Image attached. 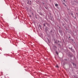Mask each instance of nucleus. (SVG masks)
<instances>
[{
  "label": "nucleus",
  "mask_w": 78,
  "mask_h": 78,
  "mask_svg": "<svg viewBox=\"0 0 78 78\" xmlns=\"http://www.w3.org/2000/svg\"><path fill=\"white\" fill-rule=\"evenodd\" d=\"M58 4H55V6L57 7V6H58Z\"/></svg>",
  "instance_id": "nucleus-1"
},
{
  "label": "nucleus",
  "mask_w": 78,
  "mask_h": 78,
  "mask_svg": "<svg viewBox=\"0 0 78 78\" xmlns=\"http://www.w3.org/2000/svg\"><path fill=\"white\" fill-rule=\"evenodd\" d=\"M56 67H58V68H59V66H58V65H57L56 66Z\"/></svg>",
  "instance_id": "nucleus-2"
},
{
  "label": "nucleus",
  "mask_w": 78,
  "mask_h": 78,
  "mask_svg": "<svg viewBox=\"0 0 78 78\" xmlns=\"http://www.w3.org/2000/svg\"><path fill=\"white\" fill-rule=\"evenodd\" d=\"M47 40H48V42H49V40L48 39V38L47 37Z\"/></svg>",
  "instance_id": "nucleus-3"
},
{
  "label": "nucleus",
  "mask_w": 78,
  "mask_h": 78,
  "mask_svg": "<svg viewBox=\"0 0 78 78\" xmlns=\"http://www.w3.org/2000/svg\"><path fill=\"white\" fill-rule=\"evenodd\" d=\"M56 53L57 55H58V52H57V51H56Z\"/></svg>",
  "instance_id": "nucleus-4"
},
{
  "label": "nucleus",
  "mask_w": 78,
  "mask_h": 78,
  "mask_svg": "<svg viewBox=\"0 0 78 78\" xmlns=\"http://www.w3.org/2000/svg\"><path fill=\"white\" fill-rule=\"evenodd\" d=\"M59 32L61 33H62V31H59Z\"/></svg>",
  "instance_id": "nucleus-5"
},
{
  "label": "nucleus",
  "mask_w": 78,
  "mask_h": 78,
  "mask_svg": "<svg viewBox=\"0 0 78 78\" xmlns=\"http://www.w3.org/2000/svg\"><path fill=\"white\" fill-rule=\"evenodd\" d=\"M53 19V17H51V20H52V19Z\"/></svg>",
  "instance_id": "nucleus-6"
},
{
  "label": "nucleus",
  "mask_w": 78,
  "mask_h": 78,
  "mask_svg": "<svg viewBox=\"0 0 78 78\" xmlns=\"http://www.w3.org/2000/svg\"><path fill=\"white\" fill-rule=\"evenodd\" d=\"M71 15H72V16H73V13H71Z\"/></svg>",
  "instance_id": "nucleus-7"
},
{
  "label": "nucleus",
  "mask_w": 78,
  "mask_h": 78,
  "mask_svg": "<svg viewBox=\"0 0 78 78\" xmlns=\"http://www.w3.org/2000/svg\"><path fill=\"white\" fill-rule=\"evenodd\" d=\"M63 4H64V5H65V3H63Z\"/></svg>",
  "instance_id": "nucleus-8"
},
{
  "label": "nucleus",
  "mask_w": 78,
  "mask_h": 78,
  "mask_svg": "<svg viewBox=\"0 0 78 78\" xmlns=\"http://www.w3.org/2000/svg\"><path fill=\"white\" fill-rule=\"evenodd\" d=\"M65 6H66V4H65Z\"/></svg>",
  "instance_id": "nucleus-9"
},
{
  "label": "nucleus",
  "mask_w": 78,
  "mask_h": 78,
  "mask_svg": "<svg viewBox=\"0 0 78 78\" xmlns=\"http://www.w3.org/2000/svg\"><path fill=\"white\" fill-rule=\"evenodd\" d=\"M64 0V1H65V0Z\"/></svg>",
  "instance_id": "nucleus-10"
},
{
  "label": "nucleus",
  "mask_w": 78,
  "mask_h": 78,
  "mask_svg": "<svg viewBox=\"0 0 78 78\" xmlns=\"http://www.w3.org/2000/svg\"><path fill=\"white\" fill-rule=\"evenodd\" d=\"M50 14H51V13H50Z\"/></svg>",
  "instance_id": "nucleus-11"
},
{
  "label": "nucleus",
  "mask_w": 78,
  "mask_h": 78,
  "mask_svg": "<svg viewBox=\"0 0 78 78\" xmlns=\"http://www.w3.org/2000/svg\"><path fill=\"white\" fill-rule=\"evenodd\" d=\"M73 65H74V64H73Z\"/></svg>",
  "instance_id": "nucleus-12"
}]
</instances>
